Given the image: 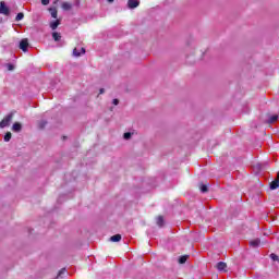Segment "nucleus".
<instances>
[{
  "instance_id": "nucleus-26",
  "label": "nucleus",
  "mask_w": 279,
  "mask_h": 279,
  "mask_svg": "<svg viewBox=\"0 0 279 279\" xmlns=\"http://www.w3.org/2000/svg\"><path fill=\"white\" fill-rule=\"evenodd\" d=\"M109 3H114V0H108Z\"/></svg>"
},
{
  "instance_id": "nucleus-10",
  "label": "nucleus",
  "mask_w": 279,
  "mask_h": 279,
  "mask_svg": "<svg viewBox=\"0 0 279 279\" xmlns=\"http://www.w3.org/2000/svg\"><path fill=\"white\" fill-rule=\"evenodd\" d=\"M62 10L69 11L73 8V5L70 2H63L61 4Z\"/></svg>"
},
{
  "instance_id": "nucleus-15",
  "label": "nucleus",
  "mask_w": 279,
  "mask_h": 279,
  "mask_svg": "<svg viewBox=\"0 0 279 279\" xmlns=\"http://www.w3.org/2000/svg\"><path fill=\"white\" fill-rule=\"evenodd\" d=\"M133 135H134V133L126 132L123 134V138H124V141H130V138H132Z\"/></svg>"
},
{
  "instance_id": "nucleus-8",
  "label": "nucleus",
  "mask_w": 279,
  "mask_h": 279,
  "mask_svg": "<svg viewBox=\"0 0 279 279\" xmlns=\"http://www.w3.org/2000/svg\"><path fill=\"white\" fill-rule=\"evenodd\" d=\"M59 25H60V20H56V21L50 22V28L51 29H58Z\"/></svg>"
},
{
  "instance_id": "nucleus-17",
  "label": "nucleus",
  "mask_w": 279,
  "mask_h": 279,
  "mask_svg": "<svg viewBox=\"0 0 279 279\" xmlns=\"http://www.w3.org/2000/svg\"><path fill=\"white\" fill-rule=\"evenodd\" d=\"M52 38H53V40H56V41H58V40H60V38H62V36L60 35V33H52Z\"/></svg>"
},
{
  "instance_id": "nucleus-4",
  "label": "nucleus",
  "mask_w": 279,
  "mask_h": 279,
  "mask_svg": "<svg viewBox=\"0 0 279 279\" xmlns=\"http://www.w3.org/2000/svg\"><path fill=\"white\" fill-rule=\"evenodd\" d=\"M10 121H12V116H7L1 122L0 128H8L10 125Z\"/></svg>"
},
{
  "instance_id": "nucleus-22",
  "label": "nucleus",
  "mask_w": 279,
  "mask_h": 279,
  "mask_svg": "<svg viewBox=\"0 0 279 279\" xmlns=\"http://www.w3.org/2000/svg\"><path fill=\"white\" fill-rule=\"evenodd\" d=\"M7 69H8V71H14V65L11 63H8Z\"/></svg>"
},
{
  "instance_id": "nucleus-16",
  "label": "nucleus",
  "mask_w": 279,
  "mask_h": 279,
  "mask_svg": "<svg viewBox=\"0 0 279 279\" xmlns=\"http://www.w3.org/2000/svg\"><path fill=\"white\" fill-rule=\"evenodd\" d=\"M189 259V255H183L179 258V263L180 265H184V263H186V260Z\"/></svg>"
},
{
  "instance_id": "nucleus-24",
  "label": "nucleus",
  "mask_w": 279,
  "mask_h": 279,
  "mask_svg": "<svg viewBox=\"0 0 279 279\" xmlns=\"http://www.w3.org/2000/svg\"><path fill=\"white\" fill-rule=\"evenodd\" d=\"M43 5H49V0H41Z\"/></svg>"
},
{
  "instance_id": "nucleus-12",
  "label": "nucleus",
  "mask_w": 279,
  "mask_h": 279,
  "mask_svg": "<svg viewBox=\"0 0 279 279\" xmlns=\"http://www.w3.org/2000/svg\"><path fill=\"white\" fill-rule=\"evenodd\" d=\"M49 12L52 19H58V10L56 8H50Z\"/></svg>"
},
{
  "instance_id": "nucleus-3",
  "label": "nucleus",
  "mask_w": 279,
  "mask_h": 279,
  "mask_svg": "<svg viewBox=\"0 0 279 279\" xmlns=\"http://www.w3.org/2000/svg\"><path fill=\"white\" fill-rule=\"evenodd\" d=\"M29 47V41L27 40V38H24L20 41V49H22V51L27 52V48Z\"/></svg>"
},
{
  "instance_id": "nucleus-27",
  "label": "nucleus",
  "mask_w": 279,
  "mask_h": 279,
  "mask_svg": "<svg viewBox=\"0 0 279 279\" xmlns=\"http://www.w3.org/2000/svg\"><path fill=\"white\" fill-rule=\"evenodd\" d=\"M100 95H104V88L100 89Z\"/></svg>"
},
{
  "instance_id": "nucleus-5",
  "label": "nucleus",
  "mask_w": 279,
  "mask_h": 279,
  "mask_svg": "<svg viewBox=\"0 0 279 279\" xmlns=\"http://www.w3.org/2000/svg\"><path fill=\"white\" fill-rule=\"evenodd\" d=\"M141 5V2L138 0H129L128 1V7L130 10H134V8H138Z\"/></svg>"
},
{
  "instance_id": "nucleus-2",
  "label": "nucleus",
  "mask_w": 279,
  "mask_h": 279,
  "mask_svg": "<svg viewBox=\"0 0 279 279\" xmlns=\"http://www.w3.org/2000/svg\"><path fill=\"white\" fill-rule=\"evenodd\" d=\"M84 53H86V49L82 48V47H76L73 50V56L75 58H80V56H84Z\"/></svg>"
},
{
  "instance_id": "nucleus-23",
  "label": "nucleus",
  "mask_w": 279,
  "mask_h": 279,
  "mask_svg": "<svg viewBox=\"0 0 279 279\" xmlns=\"http://www.w3.org/2000/svg\"><path fill=\"white\" fill-rule=\"evenodd\" d=\"M270 258H271L272 260H279V257H278V255H276V254H271V255H270Z\"/></svg>"
},
{
  "instance_id": "nucleus-25",
  "label": "nucleus",
  "mask_w": 279,
  "mask_h": 279,
  "mask_svg": "<svg viewBox=\"0 0 279 279\" xmlns=\"http://www.w3.org/2000/svg\"><path fill=\"white\" fill-rule=\"evenodd\" d=\"M112 104L113 106H119V99H113Z\"/></svg>"
},
{
  "instance_id": "nucleus-14",
  "label": "nucleus",
  "mask_w": 279,
  "mask_h": 279,
  "mask_svg": "<svg viewBox=\"0 0 279 279\" xmlns=\"http://www.w3.org/2000/svg\"><path fill=\"white\" fill-rule=\"evenodd\" d=\"M279 119L278 114L270 116L268 119V123H276V121Z\"/></svg>"
},
{
  "instance_id": "nucleus-6",
  "label": "nucleus",
  "mask_w": 279,
  "mask_h": 279,
  "mask_svg": "<svg viewBox=\"0 0 279 279\" xmlns=\"http://www.w3.org/2000/svg\"><path fill=\"white\" fill-rule=\"evenodd\" d=\"M227 268H228V265L223 262H220L217 264L218 271H226Z\"/></svg>"
},
{
  "instance_id": "nucleus-21",
  "label": "nucleus",
  "mask_w": 279,
  "mask_h": 279,
  "mask_svg": "<svg viewBox=\"0 0 279 279\" xmlns=\"http://www.w3.org/2000/svg\"><path fill=\"white\" fill-rule=\"evenodd\" d=\"M165 222V219L162 218V216H159L158 218H157V225L159 226V227H162V223Z\"/></svg>"
},
{
  "instance_id": "nucleus-9",
  "label": "nucleus",
  "mask_w": 279,
  "mask_h": 279,
  "mask_svg": "<svg viewBox=\"0 0 279 279\" xmlns=\"http://www.w3.org/2000/svg\"><path fill=\"white\" fill-rule=\"evenodd\" d=\"M250 245H251V247H259V245H260V240H259V239L252 240V241L250 242Z\"/></svg>"
},
{
  "instance_id": "nucleus-19",
  "label": "nucleus",
  "mask_w": 279,
  "mask_h": 279,
  "mask_svg": "<svg viewBox=\"0 0 279 279\" xmlns=\"http://www.w3.org/2000/svg\"><path fill=\"white\" fill-rule=\"evenodd\" d=\"M23 19H25V14H23L22 12L21 13H17L16 17H15V21H23Z\"/></svg>"
},
{
  "instance_id": "nucleus-18",
  "label": "nucleus",
  "mask_w": 279,
  "mask_h": 279,
  "mask_svg": "<svg viewBox=\"0 0 279 279\" xmlns=\"http://www.w3.org/2000/svg\"><path fill=\"white\" fill-rule=\"evenodd\" d=\"M199 190L202 193H208V186L206 184H201Z\"/></svg>"
},
{
  "instance_id": "nucleus-13",
  "label": "nucleus",
  "mask_w": 279,
  "mask_h": 279,
  "mask_svg": "<svg viewBox=\"0 0 279 279\" xmlns=\"http://www.w3.org/2000/svg\"><path fill=\"white\" fill-rule=\"evenodd\" d=\"M110 241L112 243H119V241H121V234H116V235L111 236Z\"/></svg>"
},
{
  "instance_id": "nucleus-7",
  "label": "nucleus",
  "mask_w": 279,
  "mask_h": 279,
  "mask_svg": "<svg viewBox=\"0 0 279 279\" xmlns=\"http://www.w3.org/2000/svg\"><path fill=\"white\" fill-rule=\"evenodd\" d=\"M23 129V125H21V123L15 122L12 126L13 132H21V130Z\"/></svg>"
},
{
  "instance_id": "nucleus-1",
  "label": "nucleus",
  "mask_w": 279,
  "mask_h": 279,
  "mask_svg": "<svg viewBox=\"0 0 279 279\" xmlns=\"http://www.w3.org/2000/svg\"><path fill=\"white\" fill-rule=\"evenodd\" d=\"M0 14H3L4 16H10V8L5 5V2H0Z\"/></svg>"
},
{
  "instance_id": "nucleus-11",
  "label": "nucleus",
  "mask_w": 279,
  "mask_h": 279,
  "mask_svg": "<svg viewBox=\"0 0 279 279\" xmlns=\"http://www.w3.org/2000/svg\"><path fill=\"white\" fill-rule=\"evenodd\" d=\"M278 186H279V179H276L275 181H272L270 183L271 191H276V189H278Z\"/></svg>"
},
{
  "instance_id": "nucleus-20",
  "label": "nucleus",
  "mask_w": 279,
  "mask_h": 279,
  "mask_svg": "<svg viewBox=\"0 0 279 279\" xmlns=\"http://www.w3.org/2000/svg\"><path fill=\"white\" fill-rule=\"evenodd\" d=\"M12 138V133L8 132L5 135H4V141L5 143H10V140Z\"/></svg>"
}]
</instances>
